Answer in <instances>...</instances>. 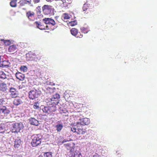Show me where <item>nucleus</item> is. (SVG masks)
Here are the masks:
<instances>
[{
	"label": "nucleus",
	"mask_w": 157,
	"mask_h": 157,
	"mask_svg": "<svg viewBox=\"0 0 157 157\" xmlns=\"http://www.w3.org/2000/svg\"><path fill=\"white\" fill-rule=\"evenodd\" d=\"M43 21H44V23L46 25H51L52 26H54L56 24V22L54 20L51 18H45L43 20Z\"/></svg>",
	"instance_id": "obj_9"
},
{
	"label": "nucleus",
	"mask_w": 157,
	"mask_h": 157,
	"mask_svg": "<svg viewBox=\"0 0 157 157\" xmlns=\"http://www.w3.org/2000/svg\"><path fill=\"white\" fill-rule=\"evenodd\" d=\"M28 68L25 66H21L20 67L21 71L23 72H25L27 71Z\"/></svg>",
	"instance_id": "obj_30"
},
{
	"label": "nucleus",
	"mask_w": 157,
	"mask_h": 157,
	"mask_svg": "<svg viewBox=\"0 0 157 157\" xmlns=\"http://www.w3.org/2000/svg\"><path fill=\"white\" fill-rule=\"evenodd\" d=\"M40 0H33V2L34 3H37L40 2Z\"/></svg>",
	"instance_id": "obj_42"
},
{
	"label": "nucleus",
	"mask_w": 157,
	"mask_h": 157,
	"mask_svg": "<svg viewBox=\"0 0 157 157\" xmlns=\"http://www.w3.org/2000/svg\"><path fill=\"white\" fill-rule=\"evenodd\" d=\"M33 108L35 109H38L39 108V103L38 102H35L33 105Z\"/></svg>",
	"instance_id": "obj_36"
},
{
	"label": "nucleus",
	"mask_w": 157,
	"mask_h": 157,
	"mask_svg": "<svg viewBox=\"0 0 157 157\" xmlns=\"http://www.w3.org/2000/svg\"><path fill=\"white\" fill-rule=\"evenodd\" d=\"M76 37L77 38H81L82 37L83 35L80 32H78V33Z\"/></svg>",
	"instance_id": "obj_39"
},
{
	"label": "nucleus",
	"mask_w": 157,
	"mask_h": 157,
	"mask_svg": "<svg viewBox=\"0 0 157 157\" xmlns=\"http://www.w3.org/2000/svg\"><path fill=\"white\" fill-rule=\"evenodd\" d=\"M15 76L17 79L21 81H23L25 78L24 74L19 72L16 73Z\"/></svg>",
	"instance_id": "obj_19"
},
{
	"label": "nucleus",
	"mask_w": 157,
	"mask_h": 157,
	"mask_svg": "<svg viewBox=\"0 0 157 157\" xmlns=\"http://www.w3.org/2000/svg\"><path fill=\"white\" fill-rule=\"evenodd\" d=\"M35 13L34 12L31 11H28L26 13V16L31 21H33L35 19Z\"/></svg>",
	"instance_id": "obj_11"
},
{
	"label": "nucleus",
	"mask_w": 157,
	"mask_h": 157,
	"mask_svg": "<svg viewBox=\"0 0 157 157\" xmlns=\"http://www.w3.org/2000/svg\"><path fill=\"white\" fill-rule=\"evenodd\" d=\"M23 103V101L20 98H16L14 99L13 101V104L16 106H18Z\"/></svg>",
	"instance_id": "obj_21"
},
{
	"label": "nucleus",
	"mask_w": 157,
	"mask_h": 157,
	"mask_svg": "<svg viewBox=\"0 0 157 157\" xmlns=\"http://www.w3.org/2000/svg\"><path fill=\"white\" fill-rule=\"evenodd\" d=\"M29 122L31 125L35 126H38L39 123V121L34 118L31 117L29 119Z\"/></svg>",
	"instance_id": "obj_18"
},
{
	"label": "nucleus",
	"mask_w": 157,
	"mask_h": 157,
	"mask_svg": "<svg viewBox=\"0 0 157 157\" xmlns=\"http://www.w3.org/2000/svg\"><path fill=\"white\" fill-rule=\"evenodd\" d=\"M80 30L81 32L84 33H86L90 31L88 28L84 27H81Z\"/></svg>",
	"instance_id": "obj_26"
},
{
	"label": "nucleus",
	"mask_w": 157,
	"mask_h": 157,
	"mask_svg": "<svg viewBox=\"0 0 157 157\" xmlns=\"http://www.w3.org/2000/svg\"><path fill=\"white\" fill-rule=\"evenodd\" d=\"M56 2L57 5L62 7H64L66 3V0H55Z\"/></svg>",
	"instance_id": "obj_20"
},
{
	"label": "nucleus",
	"mask_w": 157,
	"mask_h": 157,
	"mask_svg": "<svg viewBox=\"0 0 157 157\" xmlns=\"http://www.w3.org/2000/svg\"><path fill=\"white\" fill-rule=\"evenodd\" d=\"M71 130L73 132H75L78 134L83 135L87 132L86 130L83 128L82 127H76L72 126L70 128Z\"/></svg>",
	"instance_id": "obj_3"
},
{
	"label": "nucleus",
	"mask_w": 157,
	"mask_h": 157,
	"mask_svg": "<svg viewBox=\"0 0 157 157\" xmlns=\"http://www.w3.org/2000/svg\"><path fill=\"white\" fill-rule=\"evenodd\" d=\"M90 6V4L87 3H85L83 6L82 7V10L83 11H85L86 10H87L88 9H89Z\"/></svg>",
	"instance_id": "obj_28"
},
{
	"label": "nucleus",
	"mask_w": 157,
	"mask_h": 157,
	"mask_svg": "<svg viewBox=\"0 0 157 157\" xmlns=\"http://www.w3.org/2000/svg\"><path fill=\"white\" fill-rule=\"evenodd\" d=\"M44 157H52V153L50 152H47L44 154Z\"/></svg>",
	"instance_id": "obj_37"
},
{
	"label": "nucleus",
	"mask_w": 157,
	"mask_h": 157,
	"mask_svg": "<svg viewBox=\"0 0 157 157\" xmlns=\"http://www.w3.org/2000/svg\"><path fill=\"white\" fill-rule=\"evenodd\" d=\"M38 157H42V156L41 155H40Z\"/></svg>",
	"instance_id": "obj_46"
},
{
	"label": "nucleus",
	"mask_w": 157,
	"mask_h": 157,
	"mask_svg": "<svg viewBox=\"0 0 157 157\" xmlns=\"http://www.w3.org/2000/svg\"><path fill=\"white\" fill-rule=\"evenodd\" d=\"M1 56H0V62H1Z\"/></svg>",
	"instance_id": "obj_47"
},
{
	"label": "nucleus",
	"mask_w": 157,
	"mask_h": 157,
	"mask_svg": "<svg viewBox=\"0 0 157 157\" xmlns=\"http://www.w3.org/2000/svg\"><path fill=\"white\" fill-rule=\"evenodd\" d=\"M5 102L3 98H1L0 99V106L2 105L3 103Z\"/></svg>",
	"instance_id": "obj_41"
},
{
	"label": "nucleus",
	"mask_w": 157,
	"mask_h": 157,
	"mask_svg": "<svg viewBox=\"0 0 157 157\" xmlns=\"http://www.w3.org/2000/svg\"><path fill=\"white\" fill-rule=\"evenodd\" d=\"M70 24L71 26H74L77 24V22L76 21H74L70 22Z\"/></svg>",
	"instance_id": "obj_38"
},
{
	"label": "nucleus",
	"mask_w": 157,
	"mask_h": 157,
	"mask_svg": "<svg viewBox=\"0 0 157 157\" xmlns=\"http://www.w3.org/2000/svg\"><path fill=\"white\" fill-rule=\"evenodd\" d=\"M79 120L81 124L83 125H87L90 123V119L87 118H82L79 119Z\"/></svg>",
	"instance_id": "obj_12"
},
{
	"label": "nucleus",
	"mask_w": 157,
	"mask_h": 157,
	"mask_svg": "<svg viewBox=\"0 0 157 157\" xmlns=\"http://www.w3.org/2000/svg\"><path fill=\"white\" fill-rule=\"evenodd\" d=\"M7 90V86L6 83L3 82H0V91L5 92Z\"/></svg>",
	"instance_id": "obj_17"
},
{
	"label": "nucleus",
	"mask_w": 157,
	"mask_h": 157,
	"mask_svg": "<svg viewBox=\"0 0 157 157\" xmlns=\"http://www.w3.org/2000/svg\"><path fill=\"white\" fill-rule=\"evenodd\" d=\"M47 1H49V0H46Z\"/></svg>",
	"instance_id": "obj_48"
},
{
	"label": "nucleus",
	"mask_w": 157,
	"mask_h": 157,
	"mask_svg": "<svg viewBox=\"0 0 157 157\" xmlns=\"http://www.w3.org/2000/svg\"><path fill=\"white\" fill-rule=\"evenodd\" d=\"M57 105H55L54 104H53L50 105L48 106L44 107V108L42 109V110L44 113L47 114H49L51 112L55 111L56 110L57 108L56 106Z\"/></svg>",
	"instance_id": "obj_4"
},
{
	"label": "nucleus",
	"mask_w": 157,
	"mask_h": 157,
	"mask_svg": "<svg viewBox=\"0 0 157 157\" xmlns=\"http://www.w3.org/2000/svg\"><path fill=\"white\" fill-rule=\"evenodd\" d=\"M42 10L44 14L49 15L53 11L54 9L52 6L45 5L42 7Z\"/></svg>",
	"instance_id": "obj_5"
},
{
	"label": "nucleus",
	"mask_w": 157,
	"mask_h": 157,
	"mask_svg": "<svg viewBox=\"0 0 157 157\" xmlns=\"http://www.w3.org/2000/svg\"><path fill=\"white\" fill-rule=\"evenodd\" d=\"M121 150H119V151H117V153L118 154H119V152H118L119 151H120Z\"/></svg>",
	"instance_id": "obj_45"
},
{
	"label": "nucleus",
	"mask_w": 157,
	"mask_h": 157,
	"mask_svg": "<svg viewBox=\"0 0 157 157\" xmlns=\"http://www.w3.org/2000/svg\"><path fill=\"white\" fill-rule=\"evenodd\" d=\"M74 149H73V150L71 151H69V152L68 153V155L70 157H71V156L72 155V154H75V152H74Z\"/></svg>",
	"instance_id": "obj_40"
},
{
	"label": "nucleus",
	"mask_w": 157,
	"mask_h": 157,
	"mask_svg": "<svg viewBox=\"0 0 157 157\" xmlns=\"http://www.w3.org/2000/svg\"><path fill=\"white\" fill-rule=\"evenodd\" d=\"M37 9L38 10H39L40 11V10H41V8H40V6H38L37 8Z\"/></svg>",
	"instance_id": "obj_43"
},
{
	"label": "nucleus",
	"mask_w": 157,
	"mask_h": 157,
	"mask_svg": "<svg viewBox=\"0 0 157 157\" xmlns=\"http://www.w3.org/2000/svg\"><path fill=\"white\" fill-rule=\"evenodd\" d=\"M0 67H9V62L6 60L2 61L0 62Z\"/></svg>",
	"instance_id": "obj_23"
},
{
	"label": "nucleus",
	"mask_w": 157,
	"mask_h": 157,
	"mask_svg": "<svg viewBox=\"0 0 157 157\" xmlns=\"http://www.w3.org/2000/svg\"><path fill=\"white\" fill-rule=\"evenodd\" d=\"M71 157H81L82 155L80 152L78 151L77 152L75 151V154H72Z\"/></svg>",
	"instance_id": "obj_29"
},
{
	"label": "nucleus",
	"mask_w": 157,
	"mask_h": 157,
	"mask_svg": "<svg viewBox=\"0 0 157 157\" xmlns=\"http://www.w3.org/2000/svg\"><path fill=\"white\" fill-rule=\"evenodd\" d=\"M31 143L33 147H36L40 145L41 142L42 136L40 134L33 135L31 136Z\"/></svg>",
	"instance_id": "obj_1"
},
{
	"label": "nucleus",
	"mask_w": 157,
	"mask_h": 157,
	"mask_svg": "<svg viewBox=\"0 0 157 157\" xmlns=\"http://www.w3.org/2000/svg\"><path fill=\"white\" fill-rule=\"evenodd\" d=\"M8 52L12 54H13L17 52V47L15 45L10 46L8 48Z\"/></svg>",
	"instance_id": "obj_22"
},
{
	"label": "nucleus",
	"mask_w": 157,
	"mask_h": 157,
	"mask_svg": "<svg viewBox=\"0 0 157 157\" xmlns=\"http://www.w3.org/2000/svg\"><path fill=\"white\" fill-rule=\"evenodd\" d=\"M59 98L60 96L58 94H56L53 95L51 98L52 104H54L55 105H57L59 103Z\"/></svg>",
	"instance_id": "obj_8"
},
{
	"label": "nucleus",
	"mask_w": 157,
	"mask_h": 157,
	"mask_svg": "<svg viewBox=\"0 0 157 157\" xmlns=\"http://www.w3.org/2000/svg\"><path fill=\"white\" fill-rule=\"evenodd\" d=\"M17 0H13L10 2V5L12 7H16L17 6Z\"/></svg>",
	"instance_id": "obj_31"
},
{
	"label": "nucleus",
	"mask_w": 157,
	"mask_h": 157,
	"mask_svg": "<svg viewBox=\"0 0 157 157\" xmlns=\"http://www.w3.org/2000/svg\"><path fill=\"white\" fill-rule=\"evenodd\" d=\"M21 145V140L20 139L15 140L14 142V147L15 148H18Z\"/></svg>",
	"instance_id": "obj_24"
},
{
	"label": "nucleus",
	"mask_w": 157,
	"mask_h": 157,
	"mask_svg": "<svg viewBox=\"0 0 157 157\" xmlns=\"http://www.w3.org/2000/svg\"><path fill=\"white\" fill-rule=\"evenodd\" d=\"M10 92L12 98H16L18 95V93L15 89L12 87L10 88Z\"/></svg>",
	"instance_id": "obj_14"
},
{
	"label": "nucleus",
	"mask_w": 157,
	"mask_h": 157,
	"mask_svg": "<svg viewBox=\"0 0 157 157\" xmlns=\"http://www.w3.org/2000/svg\"><path fill=\"white\" fill-rule=\"evenodd\" d=\"M67 140H66L65 139V140H64L62 142V143H63L65 142H67Z\"/></svg>",
	"instance_id": "obj_44"
},
{
	"label": "nucleus",
	"mask_w": 157,
	"mask_h": 157,
	"mask_svg": "<svg viewBox=\"0 0 157 157\" xmlns=\"http://www.w3.org/2000/svg\"><path fill=\"white\" fill-rule=\"evenodd\" d=\"M10 112V108L8 106H3L0 107V113L4 116H7Z\"/></svg>",
	"instance_id": "obj_6"
},
{
	"label": "nucleus",
	"mask_w": 157,
	"mask_h": 157,
	"mask_svg": "<svg viewBox=\"0 0 157 157\" xmlns=\"http://www.w3.org/2000/svg\"><path fill=\"white\" fill-rule=\"evenodd\" d=\"M59 112L63 114L66 113L67 111L65 108H60L59 109Z\"/></svg>",
	"instance_id": "obj_34"
},
{
	"label": "nucleus",
	"mask_w": 157,
	"mask_h": 157,
	"mask_svg": "<svg viewBox=\"0 0 157 157\" xmlns=\"http://www.w3.org/2000/svg\"><path fill=\"white\" fill-rule=\"evenodd\" d=\"M0 78L3 79H5L6 78V74L3 71H0Z\"/></svg>",
	"instance_id": "obj_33"
},
{
	"label": "nucleus",
	"mask_w": 157,
	"mask_h": 157,
	"mask_svg": "<svg viewBox=\"0 0 157 157\" xmlns=\"http://www.w3.org/2000/svg\"><path fill=\"white\" fill-rule=\"evenodd\" d=\"M35 56V54L31 52H29L26 54V59L29 61H32L34 60Z\"/></svg>",
	"instance_id": "obj_16"
},
{
	"label": "nucleus",
	"mask_w": 157,
	"mask_h": 157,
	"mask_svg": "<svg viewBox=\"0 0 157 157\" xmlns=\"http://www.w3.org/2000/svg\"><path fill=\"white\" fill-rule=\"evenodd\" d=\"M11 131L12 133H17L24 128V125L22 123H17L12 124Z\"/></svg>",
	"instance_id": "obj_2"
},
{
	"label": "nucleus",
	"mask_w": 157,
	"mask_h": 157,
	"mask_svg": "<svg viewBox=\"0 0 157 157\" xmlns=\"http://www.w3.org/2000/svg\"><path fill=\"white\" fill-rule=\"evenodd\" d=\"M64 146L67 150L72 151L73 149H74V144L73 143H69L65 144Z\"/></svg>",
	"instance_id": "obj_15"
},
{
	"label": "nucleus",
	"mask_w": 157,
	"mask_h": 157,
	"mask_svg": "<svg viewBox=\"0 0 157 157\" xmlns=\"http://www.w3.org/2000/svg\"><path fill=\"white\" fill-rule=\"evenodd\" d=\"M63 126L62 124H57L56 127V130L58 132H60L63 128Z\"/></svg>",
	"instance_id": "obj_27"
},
{
	"label": "nucleus",
	"mask_w": 157,
	"mask_h": 157,
	"mask_svg": "<svg viewBox=\"0 0 157 157\" xmlns=\"http://www.w3.org/2000/svg\"><path fill=\"white\" fill-rule=\"evenodd\" d=\"M62 17L64 19H68L70 18L69 15L67 13H64L63 14Z\"/></svg>",
	"instance_id": "obj_35"
},
{
	"label": "nucleus",
	"mask_w": 157,
	"mask_h": 157,
	"mask_svg": "<svg viewBox=\"0 0 157 157\" xmlns=\"http://www.w3.org/2000/svg\"><path fill=\"white\" fill-rule=\"evenodd\" d=\"M0 41H3L5 45L6 46H8L10 44L11 42L10 41V40H5L3 39H1L0 40Z\"/></svg>",
	"instance_id": "obj_32"
},
{
	"label": "nucleus",
	"mask_w": 157,
	"mask_h": 157,
	"mask_svg": "<svg viewBox=\"0 0 157 157\" xmlns=\"http://www.w3.org/2000/svg\"><path fill=\"white\" fill-rule=\"evenodd\" d=\"M38 95V94L37 93V90H31L29 93V98L32 99H34L36 98H37Z\"/></svg>",
	"instance_id": "obj_10"
},
{
	"label": "nucleus",
	"mask_w": 157,
	"mask_h": 157,
	"mask_svg": "<svg viewBox=\"0 0 157 157\" xmlns=\"http://www.w3.org/2000/svg\"><path fill=\"white\" fill-rule=\"evenodd\" d=\"M19 3L21 6H24L26 4L30 5L31 6H33L32 0H21Z\"/></svg>",
	"instance_id": "obj_13"
},
{
	"label": "nucleus",
	"mask_w": 157,
	"mask_h": 157,
	"mask_svg": "<svg viewBox=\"0 0 157 157\" xmlns=\"http://www.w3.org/2000/svg\"><path fill=\"white\" fill-rule=\"evenodd\" d=\"M36 27L41 30H46L49 29L48 26L45 23L44 25L42 24L41 23L37 21H35L34 23Z\"/></svg>",
	"instance_id": "obj_7"
},
{
	"label": "nucleus",
	"mask_w": 157,
	"mask_h": 157,
	"mask_svg": "<svg viewBox=\"0 0 157 157\" xmlns=\"http://www.w3.org/2000/svg\"><path fill=\"white\" fill-rule=\"evenodd\" d=\"M78 30L76 29L73 28L70 30L71 34L73 36H76L78 33Z\"/></svg>",
	"instance_id": "obj_25"
}]
</instances>
